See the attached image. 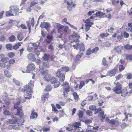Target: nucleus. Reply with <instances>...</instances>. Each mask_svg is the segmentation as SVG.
I'll list each match as a JSON object with an SVG mask.
<instances>
[{
    "label": "nucleus",
    "instance_id": "obj_1",
    "mask_svg": "<svg viewBox=\"0 0 132 132\" xmlns=\"http://www.w3.org/2000/svg\"><path fill=\"white\" fill-rule=\"evenodd\" d=\"M34 86V82L30 81L28 85L25 86L24 90V97L25 99H30L31 98V95L30 93H32V87Z\"/></svg>",
    "mask_w": 132,
    "mask_h": 132
},
{
    "label": "nucleus",
    "instance_id": "obj_2",
    "mask_svg": "<svg viewBox=\"0 0 132 132\" xmlns=\"http://www.w3.org/2000/svg\"><path fill=\"white\" fill-rule=\"evenodd\" d=\"M40 27L42 28H45L46 31L48 32L50 30L51 26L50 23L43 22L41 23Z\"/></svg>",
    "mask_w": 132,
    "mask_h": 132
},
{
    "label": "nucleus",
    "instance_id": "obj_3",
    "mask_svg": "<svg viewBox=\"0 0 132 132\" xmlns=\"http://www.w3.org/2000/svg\"><path fill=\"white\" fill-rule=\"evenodd\" d=\"M116 86L114 87L113 89V91L116 94H119L121 92V85L119 82L117 83Z\"/></svg>",
    "mask_w": 132,
    "mask_h": 132
},
{
    "label": "nucleus",
    "instance_id": "obj_4",
    "mask_svg": "<svg viewBox=\"0 0 132 132\" xmlns=\"http://www.w3.org/2000/svg\"><path fill=\"white\" fill-rule=\"evenodd\" d=\"M56 76L57 77H60V80L62 82L64 80L65 76L64 73L61 72V70L58 69L56 73Z\"/></svg>",
    "mask_w": 132,
    "mask_h": 132
},
{
    "label": "nucleus",
    "instance_id": "obj_5",
    "mask_svg": "<svg viewBox=\"0 0 132 132\" xmlns=\"http://www.w3.org/2000/svg\"><path fill=\"white\" fill-rule=\"evenodd\" d=\"M106 120V121L112 125H115L116 126H118L119 125V123L118 121V119L117 118H116L114 119L110 120L107 117Z\"/></svg>",
    "mask_w": 132,
    "mask_h": 132
},
{
    "label": "nucleus",
    "instance_id": "obj_6",
    "mask_svg": "<svg viewBox=\"0 0 132 132\" xmlns=\"http://www.w3.org/2000/svg\"><path fill=\"white\" fill-rule=\"evenodd\" d=\"M85 30L86 31H88L89 29L90 28L91 26L92 25L94 24V23L90 22L89 19H87L85 21Z\"/></svg>",
    "mask_w": 132,
    "mask_h": 132
},
{
    "label": "nucleus",
    "instance_id": "obj_7",
    "mask_svg": "<svg viewBox=\"0 0 132 132\" xmlns=\"http://www.w3.org/2000/svg\"><path fill=\"white\" fill-rule=\"evenodd\" d=\"M132 93V89L129 92H128L127 90L126 89H124L121 90L120 93L121 94V96L123 97H125L127 95H129L130 94Z\"/></svg>",
    "mask_w": 132,
    "mask_h": 132
},
{
    "label": "nucleus",
    "instance_id": "obj_8",
    "mask_svg": "<svg viewBox=\"0 0 132 132\" xmlns=\"http://www.w3.org/2000/svg\"><path fill=\"white\" fill-rule=\"evenodd\" d=\"M91 0H85L83 5L84 7L87 8L91 7Z\"/></svg>",
    "mask_w": 132,
    "mask_h": 132
},
{
    "label": "nucleus",
    "instance_id": "obj_9",
    "mask_svg": "<svg viewBox=\"0 0 132 132\" xmlns=\"http://www.w3.org/2000/svg\"><path fill=\"white\" fill-rule=\"evenodd\" d=\"M23 115V114L21 108L17 106V118L19 117V118H21Z\"/></svg>",
    "mask_w": 132,
    "mask_h": 132
},
{
    "label": "nucleus",
    "instance_id": "obj_10",
    "mask_svg": "<svg viewBox=\"0 0 132 132\" xmlns=\"http://www.w3.org/2000/svg\"><path fill=\"white\" fill-rule=\"evenodd\" d=\"M64 2L66 3L68 6L73 7L76 5H75L73 1V0H65Z\"/></svg>",
    "mask_w": 132,
    "mask_h": 132
},
{
    "label": "nucleus",
    "instance_id": "obj_11",
    "mask_svg": "<svg viewBox=\"0 0 132 132\" xmlns=\"http://www.w3.org/2000/svg\"><path fill=\"white\" fill-rule=\"evenodd\" d=\"M78 112V115L79 117V120L80 121H82L84 119L83 112L81 110H79Z\"/></svg>",
    "mask_w": 132,
    "mask_h": 132
},
{
    "label": "nucleus",
    "instance_id": "obj_12",
    "mask_svg": "<svg viewBox=\"0 0 132 132\" xmlns=\"http://www.w3.org/2000/svg\"><path fill=\"white\" fill-rule=\"evenodd\" d=\"M34 110H32L31 114L30 117V118L31 119H34L37 117L38 114L37 113L34 112Z\"/></svg>",
    "mask_w": 132,
    "mask_h": 132
},
{
    "label": "nucleus",
    "instance_id": "obj_13",
    "mask_svg": "<svg viewBox=\"0 0 132 132\" xmlns=\"http://www.w3.org/2000/svg\"><path fill=\"white\" fill-rule=\"evenodd\" d=\"M117 72V70L114 69L109 71L108 72V73L110 76L112 77L114 76Z\"/></svg>",
    "mask_w": 132,
    "mask_h": 132
},
{
    "label": "nucleus",
    "instance_id": "obj_14",
    "mask_svg": "<svg viewBox=\"0 0 132 132\" xmlns=\"http://www.w3.org/2000/svg\"><path fill=\"white\" fill-rule=\"evenodd\" d=\"M35 66L34 64L31 63L29 64L27 67L28 71H32L35 69Z\"/></svg>",
    "mask_w": 132,
    "mask_h": 132
},
{
    "label": "nucleus",
    "instance_id": "obj_15",
    "mask_svg": "<svg viewBox=\"0 0 132 132\" xmlns=\"http://www.w3.org/2000/svg\"><path fill=\"white\" fill-rule=\"evenodd\" d=\"M80 53L81 55H83V53H81V52H83L84 51L85 48L84 44L82 43H81L80 45Z\"/></svg>",
    "mask_w": 132,
    "mask_h": 132
},
{
    "label": "nucleus",
    "instance_id": "obj_16",
    "mask_svg": "<svg viewBox=\"0 0 132 132\" xmlns=\"http://www.w3.org/2000/svg\"><path fill=\"white\" fill-rule=\"evenodd\" d=\"M39 67L40 69L42 70L40 71V73H41L42 75H46V74L48 73V70H43V68L41 66H39Z\"/></svg>",
    "mask_w": 132,
    "mask_h": 132
},
{
    "label": "nucleus",
    "instance_id": "obj_17",
    "mask_svg": "<svg viewBox=\"0 0 132 132\" xmlns=\"http://www.w3.org/2000/svg\"><path fill=\"white\" fill-rule=\"evenodd\" d=\"M30 43L32 44V46L34 47V50H36L38 49V47L40 45V44L39 43Z\"/></svg>",
    "mask_w": 132,
    "mask_h": 132
},
{
    "label": "nucleus",
    "instance_id": "obj_18",
    "mask_svg": "<svg viewBox=\"0 0 132 132\" xmlns=\"http://www.w3.org/2000/svg\"><path fill=\"white\" fill-rule=\"evenodd\" d=\"M76 44L73 45V47L74 48V49H76L77 50L78 49L79 46H80V45L79 44V41L78 40H77L75 41Z\"/></svg>",
    "mask_w": 132,
    "mask_h": 132
},
{
    "label": "nucleus",
    "instance_id": "obj_19",
    "mask_svg": "<svg viewBox=\"0 0 132 132\" xmlns=\"http://www.w3.org/2000/svg\"><path fill=\"white\" fill-rule=\"evenodd\" d=\"M113 49L116 52L119 53L122 50V48L121 46H119L116 47H115Z\"/></svg>",
    "mask_w": 132,
    "mask_h": 132
},
{
    "label": "nucleus",
    "instance_id": "obj_20",
    "mask_svg": "<svg viewBox=\"0 0 132 132\" xmlns=\"http://www.w3.org/2000/svg\"><path fill=\"white\" fill-rule=\"evenodd\" d=\"M51 78V77L49 74L46 75L44 77V79L47 82L50 80Z\"/></svg>",
    "mask_w": 132,
    "mask_h": 132
},
{
    "label": "nucleus",
    "instance_id": "obj_21",
    "mask_svg": "<svg viewBox=\"0 0 132 132\" xmlns=\"http://www.w3.org/2000/svg\"><path fill=\"white\" fill-rule=\"evenodd\" d=\"M50 57V55H48L46 54H44V56H43V59L45 61H48Z\"/></svg>",
    "mask_w": 132,
    "mask_h": 132
},
{
    "label": "nucleus",
    "instance_id": "obj_22",
    "mask_svg": "<svg viewBox=\"0 0 132 132\" xmlns=\"http://www.w3.org/2000/svg\"><path fill=\"white\" fill-rule=\"evenodd\" d=\"M10 9L12 12H14L16 15V6H11L10 7Z\"/></svg>",
    "mask_w": 132,
    "mask_h": 132
},
{
    "label": "nucleus",
    "instance_id": "obj_23",
    "mask_svg": "<svg viewBox=\"0 0 132 132\" xmlns=\"http://www.w3.org/2000/svg\"><path fill=\"white\" fill-rule=\"evenodd\" d=\"M28 58L29 59L34 60L35 59V56L33 54L30 53L28 55Z\"/></svg>",
    "mask_w": 132,
    "mask_h": 132
},
{
    "label": "nucleus",
    "instance_id": "obj_24",
    "mask_svg": "<svg viewBox=\"0 0 132 132\" xmlns=\"http://www.w3.org/2000/svg\"><path fill=\"white\" fill-rule=\"evenodd\" d=\"M18 100V101L17 102V105H19L20 103L21 102L22 103H23L24 102H25L26 101L24 99H23L22 98L20 97V98H18V99L17 98V100Z\"/></svg>",
    "mask_w": 132,
    "mask_h": 132
},
{
    "label": "nucleus",
    "instance_id": "obj_25",
    "mask_svg": "<svg viewBox=\"0 0 132 132\" xmlns=\"http://www.w3.org/2000/svg\"><path fill=\"white\" fill-rule=\"evenodd\" d=\"M105 14L101 12L100 11H99L97 12L96 13V16H98L99 17H101L105 15Z\"/></svg>",
    "mask_w": 132,
    "mask_h": 132
},
{
    "label": "nucleus",
    "instance_id": "obj_26",
    "mask_svg": "<svg viewBox=\"0 0 132 132\" xmlns=\"http://www.w3.org/2000/svg\"><path fill=\"white\" fill-rule=\"evenodd\" d=\"M124 56H125L126 59L127 60H130V61L132 60V56L131 55L127 54L124 55Z\"/></svg>",
    "mask_w": 132,
    "mask_h": 132
},
{
    "label": "nucleus",
    "instance_id": "obj_27",
    "mask_svg": "<svg viewBox=\"0 0 132 132\" xmlns=\"http://www.w3.org/2000/svg\"><path fill=\"white\" fill-rule=\"evenodd\" d=\"M16 115V113H15V116H14L13 115L12 116H11V117L13 118H14V120L12 121V120H9V122L10 123H13L14 122H16V119L15 117V116Z\"/></svg>",
    "mask_w": 132,
    "mask_h": 132
},
{
    "label": "nucleus",
    "instance_id": "obj_28",
    "mask_svg": "<svg viewBox=\"0 0 132 132\" xmlns=\"http://www.w3.org/2000/svg\"><path fill=\"white\" fill-rule=\"evenodd\" d=\"M80 122H77L74 123L73 124L75 129H76L77 128H79V126H80Z\"/></svg>",
    "mask_w": 132,
    "mask_h": 132
},
{
    "label": "nucleus",
    "instance_id": "obj_29",
    "mask_svg": "<svg viewBox=\"0 0 132 132\" xmlns=\"http://www.w3.org/2000/svg\"><path fill=\"white\" fill-rule=\"evenodd\" d=\"M124 48L127 50H131L132 49V45L127 44L125 46Z\"/></svg>",
    "mask_w": 132,
    "mask_h": 132
},
{
    "label": "nucleus",
    "instance_id": "obj_30",
    "mask_svg": "<svg viewBox=\"0 0 132 132\" xmlns=\"http://www.w3.org/2000/svg\"><path fill=\"white\" fill-rule=\"evenodd\" d=\"M16 39L14 35H11L9 37V40L10 42H13Z\"/></svg>",
    "mask_w": 132,
    "mask_h": 132
},
{
    "label": "nucleus",
    "instance_id": "obj_31",
    "mask_svg": "<svg viewBox=\"0 0 132 132\" xmlns=\"http://www.w3.org/2000/svg\"><path fill=\"white\" fill-rule=\"evenodd\" d=\"M6 48L10 50H12V45L10 44H6L5 46Z\"/></svg>",
    "mask_w": 132,
    "mask_h": 132
},
{
    "label": "nucleus",
    "instance_id": "obj_32",
    "mask_svg": "<svg viewBox=\"0 0 132 132\" xmlns=\"http://www.w3.org/2000/svg\"><path fill=\"white\" fill-rule=\"evenodd\" d=\"M9 60V59L8 57H4L1 59V61L5 63L7 62Z\"/></svg>",
    "mask_w": 132,
    "mask_h": 132
},
{
    "label": "nucleus",
    "instance_id": "obj_33",
    "mask_svg": "<svg viewBox=\"0 0 132 132\" xmlns=\"http://www.w3.org/2000/svg\"><path fill=\"white\" fill-rule=\"evenodd\" d=\"M55 25L60 29H62L64 27L63 26L58 23H55Z\"/></svg>",
    "mask_w": 132,
    "mask_h": 132
},
{
    "label": "nucleus",
    "instance_id": "obj_34",
    "mask_svg": "<svg viewBox=\"0 0 132 132\" xmlns=\"http://www.w3.org/2000/svg\"><path fill=\"white\" fill-rule=\"evenodd\" d=\"M126 78L128 79H131L132 78V75L130 73H128L125 75Z\"/></svg>",
    "mask_w": 132,
    "mask_h": 132
},
{
    "label": "nucleus",
    "instance_id": "obj_35",
    "mask_svg": "<svg viewBox=\"0 0 132 132\" xmlns=\"http://www.w3.org/2000/svg\"><path fill=\"white\" fill-rule=\"evenodd\" d=\"M13 15V14L12 12L11 11H7L6 12V16H9Z\"/></svg>",
    "mask_w": 132,
    "mask_h": 132
},
{
    "label": "nucleus",
    "instance_id": "obj_36",
    "mask_svg": "<svg viewBox=\"0 0 132 132\" xmlns=\"http://www.w3.org/2000/svg\"><path fill=\"white\" fill-rule=\"evenodd\" d=\"M69 70V68L68 67H64L62 68L61 71L68 72Z\"/></svg>",
    "mask_w": 132,
    "mask_h": 132
},
{
    "label": "nucleus",
    "instance_id": "obj_37",
    "mask_svg": "<svg viewBox=\"0 0 132 132\" xmlns=\"http://www.w3.org/2000/svg\"><path fill=\"white\" fill-rule=\"evenodd\" d=\"M52 88L51 86L50 85H48L46 86L45 90L47 92L50 91Z\"/></svg>",
    "mask_w": 132,
    "mask_h": 132
},
{
    "label": "nucleus",
    "instance_id": "obj_38",
    "mask_svg": "<svg viewBox=\"0 0 132 132\" xmlns=\"http://www.w3.org/2000/svg\"><path fill=\"white\" fill-rule=\"evenodd\" d=\"M49 94L48 93H46V94H44L43 95V96L42 98V100H45L46 98H47L48 97Z\"/></svg>",
    "mask_w": 132,
    "mask_h": 132
},
{
    "label": "nucleus",
    "instance_id": "obj_39",
    "mask_svg": "<svg viewBox=\"0 0 132 132\" xmlns=\"http://www.w3.org/2000/svg\"><path fill=\"white\" fill-rule=\"evenodd\" d=\"M4 73L6 76L7 77H10L11 76V75L9 72L8 70L4 71Z\"/></svg>",
    "mask_w": 132,
    "mask_h": 132
},
{
    "label": "nucleus",
    "instance_id": "obj_40",
    "mask_svg": "<svg viewBox=\"0 0 132 132\" xmlns=\"http://www.w3.org/2000/svg\"><path fill=\"white\" fill-rule=\"evenodd\" d=\"M85 84L84 82L82 81H81L80 83L79 86V89H80L85 85Z\"/></svg>",
    "mask_w": 132,
    "mask_h": 132
},
{
    "label": "nucleus",
    "instance_id": "obj_41",
    "mask_svg": "<svg viewBox=\"0 0 132 132\" xmlns=\"http://www.w3.org/2000/svg\"><path fill=\"white\" fill-rule=\"evenodd\" d=\"M17 37L18 40L20 41L22 40L23 37L22 34H18Z\"/></svg>",
    "mask_w": 132,
    "mask_h": 132
},
{
    "label": "nucleus",
    "instance_id": "obj_42",
    "mask_svg": "<svg viewBox=\"0 0 132 132\" xmlns=\"http://www.w3.org/2000/svg\"><path fill=\"white\" fill-rule=\"evenodd\" d=\"M5 111L4 112V114L6 116H9L10 115V112L9 111L6 110L5 108Z\"/></svg>",
    "mask_w": 132,
    "mask_h": 132
},
{
    "label": "nucleus",
    "instance_id": "obj_43",
    "mask_svg": "<svg viewBox=\"0 0 132 132\" xmlns=\"http://www.w3.org/2000/svg\"><path fill=\"white\" fill-rule=\"evenodd\" d=\"M96 108V106L94 105H91L89 107V109L92 111H95Z\"/></svg>",
    "mask_w": 132,
    "mask_h": 132
},
{
    "label": "nucleus",
    "instance_id": "obj_44",
    "mask_svg": "<svg viewBox=\"0 0 132 132\" xmlns=\"http://www.w3.org/2000/svg\"><path fill=\"white\" fill-rule=\"evenodd\" d=\"M99 48L98 47H96L95 48L93 49L92 51V53H96L98 50Z\"/></svg>",
    "mask_w": 132,
    "mask_h": 132
},
{
    "label": "nucleus",
    "instance_id": "obj_45",
    "mask_svg": "<svg viewBox=\"0 0 132 132\" xmlns=\"http://www.w3.org/2000/svg\"><path fill=\"white\" fill-rule=\"evenodd\" d=\"M108 35L107 33L104 34L102 33L100 35V36L101 38H104L107 37Z\"/></svg>",
    "mask_w": 132,
    "mask_h": 132
},
{
    "label": "nucleus",
    "instance_id": "obj_46",
    "mask_svg": "<svg viewBox=\"0 0 132 132\" xmlns=\"http://www.w3.org/2000/svg\"><path fill=\"white\" fill-rule=\"evenodd\" d=\"M101 110L102 109L101 108H96L94 111V114H95L98 113L100 111H101Z\"/></svg>",
    "mask_w": 132,
    "mask_h": 132
},
{
    "label": "nucleus",
    "instance_id": "obj_47",
    "mask_svg": "<svg viewBox=\"0 0 132 132\" xmlns=\"http://www.w3.org/2000/svg\"><path fill=\"white\" fill-rule=\"evenodd\" d=\"M57 81L55 79V78L52 77L51 80V82L52 84H54Z\"/></svg>",
    "mask_w": 132,
    "mask_h": 132
},
{
    "label": "nucleus",
    "instance_id": "obj_48",
    "mask_svg": "<svg viewBox=\"0 0 132 132\" xmlns=\"http://www.w3.org/2000/svg\"><path fill=\"white\" fill-rule=\"evenodd\" d=\"M54 86L55 88H56L59 86L60 85V83L59 82L57 81L54 84Z\"/></svg>",
    "mask_w": 132,
    "mask_h": 132
},
{
    "label": "nucleus",
    "instance_id": "obj_49",
    "mask_svg": "<svg viewBox=\"0 0 132 132\" xmlns=\"http://www.w3.org/2000/svg\"><path fill=\"white\" fill-rule=\"evenodd\" d=\"M73 96L74 99L76 100H77L78 98V96L76 92H75L73 94Z\"/></svg>",
    "mask_w": 132,
    "mask_h": 132
},
{
    "label": "nucleus",
    "instance_id": "obj_50",
    "mask_svg": "<svg viewBox=\"0 0 132 132\" xmlns=\"http://www.w3.org/2000/svg\"><path fill=\"white\" fill-rule=\"evenodd\" d=\"M14 55V54L13 52H11L9 53L8 54V56L10 58H12Z\"/></svg>",
    "mask_w": 132,
    "mask_h": 132
},
{
    "label": "nucleus",
    "instance_id": "obj_51",
    "mask_svg": "<svg viewBox=\"0 0 132 132\" xmlns=\"http://www.w3.org/2000/svg\"><path fill=\"white\" fill-rule=\"evenodd\" d=\"M72 89L71 87H69L67 88H65L64 90L67 92H68L70 91H72Z\"/></svg>",
    "mask_w": 132,
    "mask_h": 132
},
{
    "label": "nucleus",
    "instance_id": "obj_52",
    "mask_svg": "<svg viewBox=\"0 0 132 132\" xmlns=\"http://www.w3.org/2000/svg\"><path fill=\"white\" fill-rule=\"evenodd\" d=\"M9 127L11 129H13L15 130H16V126H15L14 125H10L9 126Z\"/></svg>",
    "mask_w": 132,
    "mask_h": 132
},
{
    "label": "nucleus",
    "instance_id": "obj_53",
    "mask_svg": "<svg viewBox=\"0 0 132 132\" xmlns=\"http://www.w3.org/2000/svg\"><path fill=\"white\" fill-rule=\"evenodd\" d=\"M38 3V2L37 1L32 2L31 3L30 5V7H32L35 5L37 4Z\"/></svg>",
    "mask_w": 132,
    "mask_h": 132
},
{
    "label": "nucleus",
    "instance_id": "obj_54",
    "mask_svg": "<svg viewBox=\"0 0 132 132\" xmlns=\"http://www.w3.org/2000/svg\"><path fill=\"white\" fill-rule=\"evenodd\" d=\"M52 111L55 112L56 113H57L58 112V111L57 109H56V108L54 106H53V105H52Z\"/></svg>",
    "mask_w": 132,
    "mask_h": 132
},
{
    "label": "nucleus",
    "instance_id": "obj_55",
    "mask_svg": "<svg viewBox=\"0 0 132 132\" xmlns=\"http://www.w3.org/2000/svg\"><path fill=\"white\" fill-rule=\"evenodd\" d=\"M79 35H78V34L77 33L74 32H73L72 34L71 35V36H74L75 37L78 38L79 37Z\"/></svg>",
    "mask_w": 132,
    "mask_h": 132
},
{
    "label": "nucleus",
    "instance_id": "obj_56",
    "mask_svg": "<svg viewBox=\"0 0 132 132\" xmlns=\"http://www.w3.org/2000/svg\"><path fill=\"white\" fill-rule=\"evenodd\" d=\"M92 52L90 51V49L89 48L88 49L86 52V54L87 55H89L91 54Z\"/></svg>",
    "mask_w": 132,
    "mask_h": 132
},
{
    "label": "nucleus",
    "instance_id": "obj_57",
    "mask_svg": "<svg viewBox=\"0 0 132 132\" xmlns=\"http://www.w3.org/2000/svg\"><path fill=\"white\" fill-rule=\"evenodd\" d=\"M123 37L122 35L120 34L119 35L117 36V39L119 40H120L122 39Z\"/></svg>",
    "mask_w": 132,
    "mask_h": 132
},
{
    "label": "nucleus",
    "instance_id": "obj_58",
    "mask_svg": "<svg viewBox=\"0 0 132 132\" xmlns=\"http://www.w3.org/2000/svg\"><path fill=\"white\" fill-rule=\"evenodd\" d=\"M123 35L124 37L126 38H128L129 36V34L126 32H124Z\"/></svg>",
    "mask_w": 132,
    "mask_h": 132
},
{
    "label": "nucleus",
    "instance_id": "obj_59",
    "mask_svg": "<svg viewBox=\"0 0 132 132\" xmlns=\"http://www.w3.org/2000/svg\"><path fill=\"white\" fill-rule=\"evenodd\" d=\"M48 48L51 50H52L54 49V47L51 44L48 46Z\"/></svg>",
    "mask_w": 132,
    "mask_h": 132
},
{
    "label": "nucleus",
    "instance_id": "obj_60",
    "mask_svg": "<svg viewBox=\"0 0 132 132\" xmlns=\"http://www.w3.org/2000/svg\"><path fill=\"white\" fill-rule=\"evenodd\" d=\"M119 70L121 71L125 69V67L122 65H120L119 66Z\"/></svg>",
    "mask_w": 132,
    "mask_h": 132
},
{
    "label": "nucleus",
    "instance_id": "obj_61",
    "mask_svg": "<svg viewBox=\"0 0 132 132\" xmlns=\"http://www.w3.org/2000/svg\"><path fill=\"white\" fill-rule=\"evenodd\" d=\"M27 24L28 28H30L31 27L30 22V21H28L26 22Z\"/></svg>",
    "mask_w": 132,
    "mask_h": 132
},
{
    "label": "nucleus",
    "instance_id": "obj_62",
    "mask_svg": "<svg viewBox=\"0 0 132 132\" xmlns=\"http://www.w3.org/2000/svg\"><path fill=\"white\" fill-rule=\"evenodd\" d=\"M50 128H43V130L44 132H47L48 131L50 130Z\"/></svg>",
    "mask_w": 132,
    "mask_h": 132
},
{
    "label": "nucleus",
    "instance_id": "obj_63",
    "mask_svg": "<svg viewBox=\"0 0 132 132\" xmlns=\"http://www.w3.org/2000/svg\"><path fill=\"white\" fill-rule=\"evenodd\" d=\"M86 113L87 114L90 116H92V112L90 110H87L86 111Z\"/></svg>",
    "mask_w": 132,
    "mask_h": 132
},
{
    "label": "nucleus",
    "instance_id": "obj_64",
    "mask_svg": "<svg viewBox=\"0 0 132 132\" xmlns=\"http://www.w3.org/2000/svg\"><path fill=\"white\" fill-rule=\"evenodd\" d=\"M33 48L32 47H28L27 48V51L29 52H31L32 51Z\"/></svg>",
    "mask_w": 132,
    "mask_h": 132
}]
</instances>
